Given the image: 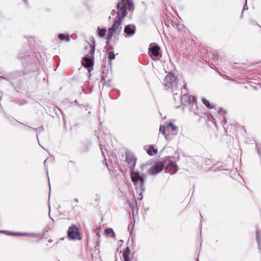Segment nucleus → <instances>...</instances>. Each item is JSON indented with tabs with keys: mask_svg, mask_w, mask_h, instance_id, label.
Instances as JSON below:
<instances>
[{
	"mask_svg": "<svg viewBox=\"0 0 261 261\" xmlns=\"http://www.w3.org/2000/svg\"><path fill=\"white\" fill-rule=\"evenodd\" d=\"M160 47L158 45H154L149 48V51L155 57H158L159 55Z\"/></svg>",
	"mask_w": 261,
	"mask_h": 261,
	"instance_id": "obj_13",
	"label": "nucleus"
},
{
	"mask_svg": "<svg viewBox=\"0 0 261 261\" xmlns=\"http://www.w3.org/2000/svg\"><path fill=\"white\" fill-rule=\"evenodd\" d=\"M234 176H235L234 178H235L236 179H238L237 176H238V177H239V176H240L239 174V173H238L237 171H236V173H235Z\"/></svg>",
	"mask_w": 261,
	"mask_h": 261,
	"instance_id": "obj_34",
	"label": "nucleus"
},
{
	"mask_svg": "<svg viewBox=\"0 0 261 261\" xmlns=\"http://www.w3.org/2000/svg\"><path fill=\"white\" fill-rule=\"evenodd\" d=\"M223 119H222V122L224 124H225V123L226 122V118L225 117V116H223Z\"/></svg>",
	"mask_w": 261,
	"mask_h": 261,
	"instance_id": "obj_35",
	"label": "nucleus"
},
{
	"mask_svg": "<svg viewBox=\"0 0 261 261\" xmlns=\"http://www.w3.org/2000/svg\"><path fill=\"white\" fill-rule=\"evenodd\" d=\"M21 80V74L18 71L11 73L7 77L0 76V83L3 80L9 81L13 86H18Z\"/></svg>",
	"mask_w": 261,
	"mask_h": 261,
	"instance_id": "obj_5",
	"label": "nucleus"
},
{
	"mask_svg": "<svg viewBox=\"0 0 261 261\" xmlns=\"http://www.w3.org/2000/svg\"><path fill=\"white\" fill-rule=\"evenodd\" d=\"M245 1H246V3H247V0H245ZM246 6H247V4H246L245 6H244L243 11L246 9Z\"/></svg>",
	"mask_w": 261,
	"mask_h": 261,
	"instance_id": "obj_37",
	"label": "nucleus"
},
{
	"mask_svg": "<svg viewBox=\"0 0 261 261\" xmlns=\"http://www.w3.org/2000/svg\"><path fill=\"white\" fill-rule=\"evenodd\" d=\"M58 38L61 41H69L70 40V36L68 35H64L63 34H59Z\"/></svg>",
	"mask_w": 261,
	"mask_h": 261,
	"instance_id": "obj_20",
	"label": "nucleus"
},
{
	"mask_svg": "<svg viewBox=\"0 0 261 261\" xmlns=\"http://www.w3.org/2000/svg\"><path fill=\"white\" fill-rule=\"evenodd\" d=\"M202 103L208 109H211L214 108V106L211 105L208 100L205 98L202 99Z\"/></svg>",
	"mask_w": 261,
	"mask_h": 261,
	"instance_id": "obj_23",
	"label": "nucleus"
},
{
	"mask_svg": "<svg viewBox=\"0 0 261 261\" xmlns=\"http://www.w3.org/2000/svg\"><path fill=\"white\" fill-rule=\"evenodd\" d=\"M46 160H45V161L44 162V165H46Z\"/></svg>",
	"mask_w": 261,
	"mask_h": 261,
	"instance_id": "obj_43",
	"label": "nucleus"
},
{
	"mask_svg": "<svg viewBox=\"0 0 261 261\" xmlns=\"http://www.w3.org/2000/svg\"><path fill=\"white\" fill-rule=\"evenodd\" d=\"M117 11H116L115 10H113L111 11V14H112V15H115L116 14H117Z\"/></svg>",
	"mask_w": 261,
	"mask_h": 261,
	"instance_id": "obj_33",
	"label": "nucleus"
},
{
	"mask_svg": "<svg viewBox=\"0 0 261 261\" xmlns=\"http://www.w3.org/2000/svg\"><path fill=\"white\" fill-rule=\"evenodd\" d=\"M105 233L107 236H110L112 238L115 240H116L115 232L112 228H107L105 229Z\"/></svg>",
	"mask_w": 261,
	"mask_h": 261,
	"instance_id": "obj_15",
	"label": "nucleus"
},
{
	"mask_svg": "<svg viewBox=\"0 0 261 261\" xmlns=\"http://www.w3.org/2000/svg\"><path fill=\"white\" fill-rule=\"evenodd\" d=\"M164 85L168 88L171 89L174 100H176V95L178 90V81L177 78L172 73H169L165 77Z\"/></svg>",
	"mask_w": 261,
	"mask_h": 261,
	"instance_id": "obj_2",
	"label": "nucleus"
},
{
	"mask_svg": "<svg viewBox=\"0 0 261 261\" xmlns=\"http://www.w3.org/2000/svg\"><path fill=\"white\" fill-rule=\"evenodd\" d=\"M167 127L170 128L172 131H176L177 129V127L172 122H169L167 124Z\"/></svg>",
	"mask_w": 261,
	"mask_h": 261,
	"instance_id": "obj_24",
	"label": "nucleus"
},
{
	"mask_svg": "<svg viewBox=\"0 0 261 261\" xmlns=\"http://www.w3.org/2000/svg\"><path fill=\"white\" fill-rule=\"evenodd\" d=\"M126 162L130 165V171L134 170L136 162V158L134 154H126Z\"/></svg>",
	"mask_w": 261,
	"mask_h": 261,
	"instance_id": "obj_11",
	"label": "nucleus"
},
{
	"mask_svg": "<svg viewBox=\"0 0 261 261\" xmlns=\"http://www.w3.org/2000/svg\"><path fill=\"white\" fill-rule=\"evenodd\" d=\"M256 149L259 155H261V145H256Z\"/></svg>",
	"mask_w": 261,
	"mask_h": 261,
	"instance_id": "obj_30",
	"label": "nucleus"
},
{
	"mask_svg": "<svg viewBox=\"0 0 261 261\" xmlns=\"http://www.w3.org/2000/svg\"><path fill=\"white\" fill-rule=\"evenodd\" d=\"M24 2L25 3V4L27 5H28V0H23Z\"/></svg>",
	"mask_w": 261,
	"mask_h": 261,
	"instance_id": "obj_38",
	"label": "nucleus"
},
{
	"mask_svg": "<svg viewBox=\"0 0 261 261\" xmlns=\"http://www.w3.org/2000/svg\"><path fill=\"white\" fill-rule=\"evenodd\" d=\"M133 6V2L130 0H121L117 5V12L115 18H118L123 21L126 15L127 10H130Z\"/></svg>",
	"mask_w": 261,
	"mask_h": 261,
	"instance_id": "obj_1",
	"label": "nucleus"
},
{
	"mask_svg": "<svg viewBox=\"0 0 261 261\" xmlns=\"http://www.w3.org/2000/svg\"><path fill=\"white\" fill-rule=\"evenodd\" d=\"M74 201L75 202H78V201H79V200H78V199H77V198H75V199H74Z\"/></svg>",
	"mask_w": 261,
	"mask_h": 261,
	"instance_id": "obj_39",
	"label": "nucleus"
},
{
	"mask_svg": "<svg viewBox=\"0 0 261 261\" xmlns=\"http://www.w3.org/2000/svg\"><path fill=\"white\" fill-rule=\"evenodd\" d=\"M167 127V126H166L165 125H161L160 126V132L165 137V139L167 140H170V138L169 135H168L166 134V128Z\"/></svg>",
	"mask_w": 261,
	"mask_h": 261,
	"instance_id": "obj_14",
	"label": "nucleus"
},
{
	"mask_svg": "<svg viewBox=\"0 0 261 261\" xmlns=\"http://www.w3.org/2000/svg\"><path fill=\"white\" fill-rule=\"evenodd\" d=\"M107 30L106 29H100L98 27V35L99 37L103 38L106 36Z\"/></svg>",
	"mask_w": 261,
	"mask_h": 261,
	"instance_id": "obj_21",
	"label": "nucleus"
},
{
	"mask_svg": "<svg viewBox=\"0 0 261 261\" xmlns=\"http://www.w3.org/2000/svg\"><path fill=\"white\" fill-rule=\"evenodd\" d=\"M164 168V162L162 161L156 162L148 170V173L151 175H155L160 173Z\"/></svg>",
	"mask_w": 261,
	"mask_h": 261,
	"instance_id": "obj_8",
	"label": "nucleus"
},
{
	"mask_svg": "<svg viewBox=\"0 0 261 261\" xmlns=\"http://www.w3.org/2000/svg\"><path fill=\"white\" fill-rule=\"evenodd\" d=\"M130 171V177L132 181L134 182L136 186H138L137 189L139 188L141 191L139 195L141 196L140 198V199H141L142 198L141 194L145 190V187L144 186L145 178L142 176H141L138 172H135L134 170Z\"/></svg>",
	"mask_w": 261,
	"mask_h": 261,
	"instance_id": "obj_3",
	"label": "nucleus"
},
{
	"mask_svg": "<svg viewBox=\"0 0 261 261\" xmlns=\"http://www.w3.org/2000/svg\"><path fill=\"white\" fill-rule=\"evenodd\" d=\"M176 28H177V29L178 31H179L181 29H185V27L182 24H178V25H176Z\"/></svg>",
	"mask_w": 261,
	"mask_h": 261,
	"instance_id": "obj_32",
	"label": "nucleus"
},
{
	"mask_svg": "<svg viewBox=\"0 0 261 261\" xmlns=\"http://www.w3.org/2000/svg\"><path fill=\"white\" fill-rule=\"evenodd\" d=\"M243 11L242 12V14H241V18L243 17Z\"/></svg>",
	"mask_w": 261,
	"mask_h": 261,
	"instance_id": "obj_41",
	"label": "nucleus"
},
{
	"mask_svg": "<svg viewBox=\"0 0 261 261\" xmlns=\"http://www.w3.org/2000/svg\"><path fill=\"white\" fill-rule=\"evenodd\" d=\"M101 82L102 83L103 85L107 86L108 87L111 86V81L110 80H109L108 81L106 82V76L105 75H102L101 77Z\"/></svg>",
	"mask_w": 261,
	"mask_h": 261,
	"instance_id": "obj_22",
	"label": "nucleus"
},
{
	"mask_svg": "<svg viewBox=\"0 0 261 261\" xmlns=\"http://www.w3.org/2000/svg\"><path fill=\"white\" fill-rule=\"evenodd\" d=\"M184 90H185L186 91L184 92L183 90H181V95L177 96V94L176 95V99L177 98H180L181 103L185 106L194 102L195 101V98L194 96L189 95L188 94L187 92L186 85H185L184 87Z\"/></svg>",
	"mask_w": 261,
	"mask_h": 261,
	"instance_id": "obj_7",
	"label": "nucleus"
},
{
	"mask_svg": "<svg viewBox=\"0 0 261 261\" xmlns=\"http://www.w3.org/2000/svg\"><path fill=\"white\" fill-rule=\"evenodd\" d=\"M256 240L258 244V249L261 251V233L256 230Z\"/></svg>",
	"mask_w": 261,
	"mask_h": 261,
	"instance_id": "obj_17",
	"label": "nucleus"
},
{
	"mask_svg": "<svg viewBox=\"0 0 261 261\" xmlns=\"http://www.w3.org/2000/svg\"><path fill=\"white\" fill-rule=\"evenodd\" d=\"M122 21L119 18H115L112 26L109 28L108 30L112 32L114 34H119L122 30L121 24Z\"/></svg>",
	"mask_w": 261,
	"mask_h": 261,
	"instance_id": "obj_9",
	"label": "nucleus"
},
{
	"mask_svg": "<svg viewBox=\"0 0 261 261\" xmlns=\"http://www.w3.org/2000/svg\"><path fill=\"white\" fill-rule=\"evenodd\" d=\"M197 261H198V259H197Z\"/></svg>",
	"mask_w": 261,
	"mask_h": 261,
	"instance_id": "obj_46",
	"label": "nucleus"
},
{
	"mask_svg": "<svg viewBox=\"0 0 261 261\" xmlns=\"http://www.w3.org/2000/svg\"><path fill=\"white\" fill-rule=\"evenodd\" d=\"M124 32L129 36H133L135 33L136 27L134 24L126 25L124 28Z\"/></svg>",
	"mask_w": 261,
	"mask_h": 261,
	"instance_id": "obj_12",
	"label": "nucleus"
},
{
	"mask_svg": "<svg viewBox=\"0 0 261 261\" xmlns=\"http://www.w3.org/2000/svg\"><path fill=\"white\" fill-rule=\"evenodd\" d=\"M113 35H114V34L113 33H112V32H111L108 30V33L107 36L106 37V39H107V41H110L111 40Z\"/></svg>",
	"mask_w": 261,
	"mask_h": 261,
	"instance_id": "obj_26",
	"label": "nucleus"
},
{
	"mask_svg": "<svg viewBox=\"0 0 261 261\" xmlns=\"http://www.w3.org/2000/svg\"><path fill=\"white\" fill-rule=\"evenodd\" d=\"M249 22H250V23L251 24H252V25H257L259 26V27L260 28H261V27L257 23V22L255 20H254L253 19H251V20H250Z\"/></svg>",
	"mask_w": 261,
	"mask_h": 261,
	"instance_id": "obj_31",
	"label": "nucleus"
},
{
	"mask_svg": "<svg viewBox=\"0 0 261 261\" xmlns=\"http://www.w3.org/2000/svg\"><path fill=\"white\" fill-rule=\"evenodd\" d=\"M90 50L87 55V57L83 58V61L82 62V65L86 68H88L89 72L93 69V58L95 50V43L93 41L92 44H89Z\"/></svg>",
	"mask_w": 261,
	"mask_h": 261,
	"instance_id": "obj_4",
	"label": "nucleus"
},
{
	"mask_svg": "<svg viewBox=\"0 0 261 261\" xmlns=\"http://www.w3.org/2000/svg\"><path fill=\"white\" fill-rule=\"evenodd\" d=\"M130 250L127 247L123 253V257L124 261H130L129 258Z\"/></svg>",
	"mask_w": 261,
	"mask_h": 261,
	"instance_id": "obj_18",
	"label": "nucleus"
},
{
	"mask_svg": "<svg viewBox=\"0 0 261 261\" xmlns=\"http://www.w3.org/2000/svg\"><path fill=\"white\" fill-rule=\"evenodd\" d=\"M147 153L149 155L152 156L153 154H157L158 149L154 148L152 145H151L149 146V149L147 150Z\"/></svg>",
	"mask_w": 261,
	"mask_h": 261,
	"instance_id": "obj_19",
	"label": "nucleus"
},
{
	"mask_svg": "<svg viewBox=\"0 0 261 261\" xmlns=\"http://www.w3.org/2000/svg\"><path fill=\"white\" fill-rule=\"evenodd\" d=\"M0 233L11 234L13 236H29V233L12 232L6 230H0Z\"/></svg>",
	"mask_w": 261,
	"mask_h": 261,
	"instance_id": "obj_16",
	"label": "nucleus"
},
{
	"mask_svg": "<svg viewBox=\"0 0 261 261\" xmlns=\"http://www.w3.org/2000/svg\"><path fill=\"white\" fill-rule=\"evenodd\" d=\"M218 114L220 116H225L226 114V111H225L222 108H219L217 111Z\"/></svg>",
	"mask_w": 261,
	"mask_h": 261,
	"instance_id": "obj_27",
	"label": "nucleus"
},
{
	"mask_svg": "<svg viewBox=\"0 0 261 261\" xmlns=\"http://www.w3.org/2000/svg\"><path fill=\"white\" fill-rule=\"evenodd\" d=\"M80 236V233L77 227L75 225H72L69 227L68 230V237L69 239L74 240L78 239H80L79 237Z\"/></svg>",
	"mask_w": 261,
	"mask_h": 261,
	"instance_id": "obj_10",
	"label": "nucleus"
},
{
	"mask_svg": "<svg viewBox=\"0 0 261 261\" xmlns=\"http://www.w3.org/2000/svg\"><path fill=\"white\" fill-rule=\"evenodd\" d=\"M100 149H101V152H102V154L103 156H105V155H104V152H103V151L102 148L101 147Z\"/></svg>",
	"mask_w": 261,
	"mask_h": 261,
	"instance_id": "obj_36",
	"label": "nucleus"
},
{
	"mask_svg": "<svg viewBox=\"0 0 261 261\" xmlns=\"http://www.w3.org/2000/svg\"><path fill=\"white\" fill-rule=\"evenodd\" d=\"M46 173L48 174V170H47V169H46Z\"/></svg>",
	"mask_w": 261,
	"mask_h": 261,
	"instance_id": "obj_45",
	"label": "nucleus"
},
{
	"mask_svg": "<svg viewBox=\"0 0 261 261\" xmlns=\"http://www.w3.org/2000/svg\"><path fill=\"white\" fill-rule=\"evenodd\" d=\"M108 59L109 61H112L115 58V55L113 51H109L108 53Z\"/></svg>",
	"mask_w": 261,
	"mask_h": 261,
	"instance_id": "obj_25",
	"label": "nucleus"
},
{
	"mask_svg": "<svg viewBox=\"0 0 261 261\" xmlns=\"http://www.w3.org/2000/svg\"><path fill=\"white\" fill-rule=\"evenodd\" d=\"M43 128H40V130H43Z\"/></svg>",
	"mask_w": 261,
	"mask_h": 261,
	"instance_id": "obj_44",
	"label": "nucleus"
},
{
	"mask_svg": "<svg viewBox=\"0 0 261 261\" xmlns=\"http://www.w3.org/2000/svg\"><path fill=\"white\" fill-rule=\"evenodd\" d=\"M164 166L166 165L165 170L171 174H175L178 170L177 165L173 161V158L168 156L165 161Z\"/></svg>",
	"mask_w": 261,
	"mask_h": 261,
	"instance_id": "obj_6",
	"label": "nucleus"
},
{
	"mask_svg": "<svg viewBox=\"0 0 261 261\" xmlns=\"http://www.w3.org/2000/svg\"><path fill=\"white\" fill-rule=\"evenodd\" d=\"M29 236L36 237L40 238H43V236L40 233H29Z\"/></svg>",
	"mask_w": 261,
	"mask_h": 261,
	"instance_id": "obj_28",
	"label": "nucleus"
},
{
	"mask_svg": "<svg viewBox=\"0 0 261 261\" xmlns=\"http://www.w3.org/2000/svg\"><path fill=\"white\" fill-rule=\"evenodd\" d=\"M105 165L107 166V167L108 168V164H107V163H106Z\"/></svg>",
	"mask_w": 261,
	"mask_h": 261,
	"instance_id": "obj_42",
	"label": "nucleus"
},
{
	"mask_svg": "<svg viewBox=\"0 0 261 261\" xmlns=\"http://www.w3.org/2000/svg\"><path fill=\"white\" fill-rule=\"evenodd\" d=\"M14 121L15 122H16V123H19V124H21V125H22L25 126H26L28 128H29V129H32V130H35V131H36V130H37V128H33V127H31V126H26L24 124L22 123H20V122L18 121H17V120H15Z\"/></svg>",
	"mask_w": 261,
	"mask_h": 261,
	"instance_id": "obj_29",
	"label": "nucleus"
},
{
	"mask_svg": "<svg viewBox=\"0 0 261 261\" xmlns=\"http://www.w3.org/2000/svg\"><path fill=\"white\" fill-rule=\"evenodd\" d=\"M48 242L49 243H51V242H53V240H51V239H49V240H48Z\"/></svg>",
	"mask_w": 261,
	"mask_h": 261,
	"instance_id": "obj_40",
	"label": "nucleus"
}]
</instances>
